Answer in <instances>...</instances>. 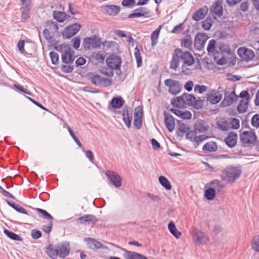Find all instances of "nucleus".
<instances>
[{"label":"nucleus","instance_id":"obj_30","mask_svg":"<svg viewBox=\"0 0 259 259\" xmlns=\"http://www.w3.org/2000/svg\"><path fill=\"white\" fill-rule=\"evenodd\" d=\"M209 126L203 121H198L195 124V131L199 133H204L207 131Z\"/></svg>","mask_w":259,"mask_h":259},{"label":"nucleus","instance_id":"obj_16","mask_svg":"<svg viewBox=\"0 0 259 259\" xmlns=\"http://www.w3.org/2000/svg\"><path fill=\"white\" fill-rule=\"evenodd\" d=\"M143 110L140 106H138L134 110V125L137 130L141 128L142 125Z\"/></svg>","mask_w":259,"mask_h":259},{"label":"nucleus","instance_id":"obj_5","mask_svg":"<svg viewBox=\"0 0 259 259\" xmlns=\"http://www.w3.org/2000/svg\"><path fill=\"white\" fill-rule=\"evenodd\" d=\"M216 43L215 40H210L207 46V50L209 54H211L213 56L214 60L217 62L218 64L223 65L224 61V56L221 52H219L218 45H216Z\"/></svg>","mask_w":259,"mask_h":259},{"label":"nucleus","instance_id":"obj_57","mask_svg":"<svg viewBox=\"0 0 259 259\" xmlns=\"http://www.w3.org/2000/svg\"><path fill=\"white\" fill-rule=\"evenodd\" d=\"M186 134L187 139H189L190 140H191L192 141H194L195 137H196L197 132L195 130V131H189Z\"/></svg>","mask_w":259,"mask_h":259},{"label":"nucleus","instance_id":"obj_39","mask_svg":"<svg viewBox=\"0 0 259 259\" xmlns=\"http://www.w3.org/2000/svg\"><path fill=\"white\" fill-rule=\"evenodd\" d=\"M218 48L219 52H221V54L223 55L224 53H227V54H231V50L229 46L225 44L224 43H220L218 45ZM224 56V55H223Z\"/></svg>","mask_w":259,"mask_h":259},{"label":"nucleus","instance_id":"obj_20","mask_svg":"<svg viewBox=\"0 0 259 259\" xmlns=\"http://www.w3.org/2000/svg\"><path fill=\"white\" fill-rule=\"evenodd\" d=\"M77 221L81 224H87L88 225H94L98 220L96 217L93 214H85L77 219Z\"/></svg>","mask_w":259,"mask_h":259},{"label":"nucleus","instance_id":"obj_44","mask_svg":"<svg viewBox=\"0 0 259 259\" xmlns=\"http://www.w3.org/2000/svg\"><path fill=\"white\" fill-rule=\"evenodd\" d=\"M66 16V14L62 12L55 11L53 13L54 19L60 22H62L64 21Z\"/></svg>","mask_w":259,"mask_h":259},{"label":"nucleus","instance_id":"obj_55","mask_svg":"<svg viewBox=\"0 0 259 259\" xmlns=\"http://www.w3.org/2000/svg\"><path fill=\"white\" fill-rule=\"evenodd\" d=\"M252 248L254 250L259 252V235L254 237Z\"/></svg>","mask_w":259,"mask_h":259},{"label":"nucleus","instance_id":"obj_15","mask_svg":"<svg viewBox=\"0 0 259 259\" xmlns=\"http://www.w3.org/2000/svg\"><path fill=\"white\" fill-rule=\"evenodd\" d=\"M193 234L196 245H200L205 244L209 241L208 236L198 229H195L194 230Z\"/></svg>","mask_w":259,"mask_h":259},{"label":"nucleus","instance_id":"obj_9","mask_svg":"<svg viewBox=\"0 0 259 259\" xmlns=\"http://www.w3.org/2000/svg\"><path fill=\"white\" fill-rule=\"evenodd\" d=\"M81 25L79 23H75L66 27L62 32V36L64 39H69L79 31Z\"/></svg>","mask_w":259,"mask_h":259},{"label":"nucleus","instance_id":"obj_23","mask_svg":"<svg viewBox=\"0 0 259 259\" xmlns=\"http://www.w3.org/2000/svg\"><path fill=\"white\" fill-rule=\"evenodd\" d=\"M223 1L218 0L212 5L211 11L217 16L221 17L223 14V9L222 6Z\"/></svg>","mask_w":259,"mask_h":259},{"label":"nucleus","instance_id":"obj_56","mask_svg":"<svg viewBox=\"0 0 259 259\" xmlns=\"http://www.w3.org/2000/svg\"><path fill=\"white\" fill-rule=\"evenodd\" d=\"M214 187L218 191L222 190L224 188V185L218 180H215L212 182Z\"/></svg>","mask_w":259,"mask_h":259},{"label":"nucleus","instance_id":"obj_31","mask_svg":"<svg viewBox=\"0 0 259 259\" xmlns=\"http://www.w3.org/2000/svg\"><path fill=\"white\" fill-rule=\"evenodd\" d=\"M218 149L215 142L210 141L205 143L203 147V150L205 152H212L216 151Z\"/></svg>","mask_w":259,"mask_h":259},{"label":"nucleus","instance_id":"obj_3","mask_svg":"<svg viewBox=\"0 0 259 259\" xmlns=\"http://www.w3.org/2000/svg\"><path fill=\"white\" fill-rule=\"evenodd\" d=\"M241 169L239 167L228 166L223 171L222 179L229 183H233L240 177Z\"/></svg>","mask_w":259,"mask_h":259},{"label":"nucleus","instance_id":"obj_1","mask_svg":"<svg viewBox=\"0 0 259 259\" xmlns=\"http://www.w3.org/2000/svg\"><path fill=\"white\" fill-rule=\"evenodd\" d=\"M180 61L182 62V72L186 73L187 66H191L195 63V59L192 54L187 51H183L181 49L177 48L174 50L170 68L176 70L179 66Z\"/></svg>","mask_w":259,"mask_h":259},{"label":"nucleus","instance_id":"obj_12","mask_svg":"<svg viewBox=\"0 0 259 259\" xmlns=\"http://www.w3.org/2000/svg\"><path fill=\"white\" fill-rule=\"evenodd\" d=\"M121 62L122 61L120 57L114 55H110L106 59L107 66L112 69H120Z\"/></svg>","mask_w":259,"mask_h":259},{"label":"nucleus","instance_id":"obj_54","mask_svg":"<svg viewBox=\"0 0 259 259\" xmlns=\"http://www.w3.org/2000/svg\"><path fill=\"white\" fill-rule=\"evenodd\" d=\"M73 70V66L69 64L67 65H62L61 66V70L65 73H70Z\"/></svg>","mask_w":259,"mask_h":259},{"label":"nucleus","instance_id":"obj_28","mask_svg":"<svg viewBox=\"0 0 259 259\" xmlns=\"http://www.w3.org/2000/svg\"><path fill=\"white\" fill-rule=\"evenodd\" d=\"M87 243L89 248L93 250L104 248V245L94 239L88 238Z\"/></svg>","mask_w":259,"mask_h":259},{"label":"nucleus","instance_id":"obj_64","mask_svg":"<svg viewBox=\"0 0 259 259\" xmlns=\"http://www.w3.org/2000/svg\"><path fill=\"white\" fill-rule=\"evenodd\" d=\"M183 24L181 23L178 25H176L172 30L171 32L173 33H178L183 30Z\"/></svg>","mask_w":259,"mask_h":259},{"label":"nucleus","instance_id":"obj_58","mask_svg":"<svg viewBox=\"0 0 259 259\" xmlns=\"http://www.w3.org/2000/svg\"><path fill=\"white\" fill-rule=\"evenodd\" d=\"M238 97L242 98L241 100H246V101H249L250 98V95L248 92L244 90L241 92Z\"/></svg>","mask_w":259,"mask_h":259},{"label":"nucleus","instance_id":"obj_33","mask_svg":"<svg viewBox=\"0 0 259 259\" xmlns=\"http://www.w3.org/2000/svg\"><path fill=\"white\" fill-rule=\"evenodd\" d=\"M178 131L177 132L178 135L182 136L184 134L186 133L189 128L188 126L185 124H184L182 121H178Z\"/></svg>","mask_w":259,"mask_h":259},{"label":"nucleus","instance_id":"obj_17","mask_svg":"<svg viewBox=\"0 0 259 259\" xmlns=\"http://www.w3.org/2000/svg\"><path fill=\"white\" fill-rule=\"evenodd\" d=\"M106 175L111 184L115 187L118 188L122 185V179L119 175L112 171H108Z\"/></svg>","mask_w":259,"mask_h":259},{"label":"nucleus","instance_id":"obj_25","mask_svg":"<svg viewBox=\"0 0 259 259\" xmlns=\"http://www.w3.org/2000/svg\"><path fill=\"white\" fill-rule=\"evenodd\" d=\"M207 12L208 9L207 7H204L194 13L192 16V19L196 21L201 20L207 15Z\"/></svg>","mask_w":259,"mask_h":259},{"label":"nucleus","instance_id":"obj_26","mask_svg":"<svg viewBox=\"0 0 259 259\" xmlns=\"http://www.w3.org/2000/svg\"><path fill=\"white\" fill-rule=\"evenodd\" d=\"M216 124L217 127L222 131H228L230 129L229 121L225 118L218 119Z\"/></svg>","mask_w":259,"mask_h":259},{"label":"nucleus","instance_id":"obj_62","mask_svg":"<svg viewBox=\"0 0 259 259\" xmlns=\"http://www.w3.org/2000/svg\"><path fill=\"white\" fill-rule=\"evenodd\" d=\"M207 88L206 86L196 85L195 87L194 91L195 92H198L199 93H202L205 92L207 90Z\"/></svg>","mask_w":259,"mask_h":259},{"label":"nucleus","instance_id":"obj_41","mask_svg":"<svg viewBox=\"0 0 259 259\" xmlns=\"http://www.w3.org/2000/svg\"><path fill=\"white\" fill-rule=\"evenodd\" d=\"M4 233L10 239L16 240V241H22L23 238L21 237L19 235L14 233L13 232H11L8 230L5 229Z\"/></svg>","mask_w":259,"mask_h":259},{"label":"nucleus","instance_id":"obj_4","mask_svg":"<svg viewBox=\"0 0 259 259\" xmlns=\"http://www.w3.org/2000/svg\"><path fill=\"white\" fill-rule=\"evenodd\" d=\"M239 139L242 145L246 147L255 144L257 138L254 130H252L250 131L240 132Z\"/></svg>","mask_w":259,"mask_h":259},{"label":"nucleus","instance_id":"obj_18","mask_svg":"<svg viewBox=\"0 0 259 259\" xmlns=\"http://www.w3.org/2000/svg\"><path fill=\"white\" fill-rule=\"evenodd\" d=\"M238 53L243 60L246 61L251 60L254 57V52L252 50L245 48H240L238 50Z\"/></svg>","mask_w":259,"mask_h":259},{"label":"nucleus","instance_id":"obj_52","mask_svg":"<svg viewBox=\"0 0 259 259\" xmlns=\"http://www.w3.org/2000/svg\"><path fill=\"white\" fill-rule=\"evenodd\" d=\"M208 137L205 135H201L199 136H196L194 139V142L198 145L201 142L208 139Z\"/></svg>","mask_w":259,"mask_h":259},{"label":"nucleus","instance_id":"obj_37","mask_svg":"<svg viewBox=\"0 0 259 259\" xmlns=\"http://www.w3.org/2000/svg\"><path fill=\"white\" fill-rule=\"evenodd\" d=\"M249 101L246 100H241L237 106V110L239 113H244L246 111L248 108Z\"/></svg>","mask_w":259,"mask_h":259},{"label":"nucleus","instance_id":"obj_29","mask_svg":"<svg viewBox=\"0 0 259 259\" xmlns=\"http://www.w3.org/2000/svg\"><path fill=\"white\" fill-rule=\"evenodd\" d=\"M181 43L182 47L187 50H192L193 41L190 35H186L184 38L181 39Z\"/></svg>","mask_w":259,"mask_h":259},{"label":"nucleus","instance_id":"obj_14","mask_svg":"<svg viewBox=\"0 0 259 259\" xmlns=\"http://www.w3.org/2000/svg\"><path fill=\"white\" fill-rule=\"evenodd\" d=\"M208 38V35L204 33H198L195 37L194 45L196 49L201 50L204 48L205 42Z\"/></svg>","mask_w":259,"mask_h":259},{"label":"nucleus","instance_id":"obj_49","mask_svg":"<svg viewBox=\"0 0 259 259\" xmlns=\"http://www.w3.org/2000/svg\"><path fill=\"white\" fill-rule=\"evenodd\" d=\"M134 56L136 59L137 67H139L142 64V58L138 48L135 49Z\"/></svg>","mask_w":259,"mask_h":259},{"label":"nucleus","instance_id":"obj_61","mask_svg":"<svg viewBox=\"0 0 259 259\" xmlns=\"http://www.w3.org/2000/svg\"><path fill=\"white\" fill-rule=\"evenodd\" d=\"M31 236L33 239H38L41 236V233L39 230L33 229L31 232Z\"/></svg>","mask_w":259,"mask_h":259},{"label":"nucleus","instance_id":"obj_32","mask_svg":"<svg viewBox=\"0 0 259 259\" xmlns=\"http://www.w3.org/2000/svg\"><path fill=\"white\" fill-rule=\"evenodd\" d=\"M171 111L178 116L181 117L184 119H190L191 118L192 114L189 111H182L177 109H171Z\"/></svg>","mask_w":259,"mask_h":259},{"label":"nucleus","instance_id":"obj_11","mask_svg":"<svg viewBox=\"0 0 259 259\" xmlns=\"http://www.w3.org/2000/svg\"><path fill=\"white\" fill-rule=\"evenodd\" d=\"M83 46L85 50L93 48H99L100 47V39H97L95 36L87 37L83 40Z\"/></svg>","mask_w":259,"mask_h":259},{"label":"nucleus","instance_id":"obj_43","mask_svg":"<svg viewBox=\"0 0 259 259\" xmlns=\"http://www.w3.org/2000/svg\"><path fill=\"white\" fill-rule=\"evenodd\" d=\"M213 20L210 17H207L202 22V27L205 30H209L212 25Z\"/></svg>","mask_w":259,"mask_h":259},{"label":"nucleus","instance_id":"obj_21","mask_svg":"<svg viewBox=\"0 0 259 259\" xmlns=\"http://www.w3.org/2000/svg\"><path fill=\"white\" fill-rule=\"evenodd\" d=\"M222 93L215 92V90H212L209 94L207 95V101L212 104L218 103L222 99Z\"/></svg>","mask_w":259,"mask_h":259},{"label":"nucleus","instance_id":"obj_2","mask_svg":"<svg viewBox=\"0 0 259 259\" xmlns=\"http://www.w3.org/2000/svg\"><path fill=\"white\" fill-rule=\"evenodd\" d=\"M69 245L63 243L51 244L46 248L47 254L52 259H57L58 256L64 258L69 254Z\"/></svg>","mask_w":259,"mask_h":259},{"label":"nucleus","instance_id":"obj_38","mask_svg":"<svg viewBox=\"0 0 259 259\" xmlns=\"http://www.w3.org/2000/svg\"><path fill=\"white\" fill-rule=\"evenodd\" d=\"M22 7L21 10V17L22 20L25 21L29 17V11L30 9V5H24Z\"/></svg>","mask_w":259,"mask_h":259},{"label":"nucleus","instance_id":"obj_60","mask_svg":"<svg viewBox=\"0 0 259 259\" xmlns=\"http://www.w3.org/2000/svg\"><path fill=\"white\" fill-rule=\"evenodd\" d=\"M136 11H137L140 14H142V17L145 16L146 15L149 13V9L145 7H140L139 8L136 9Z\"/></svg>","mask_w":259,"mask_h":259},{"label":"nucleus","instance_id":"obj_19","mask_svg":"<svg viewBox=\"0 0 259 259\" xmlns=\"http://www.w3.org/2000/svg\"><path fill=\"white\" fill-rule=\"evenodd\" d=\"M164 123L169 132H172L175 126V119L168 113L164 112Z\"/></svg>","mask_w":259,"mask_h":259},{"label":"nucleus","instance_id":"obj_6","mask_svg":"<svg viewBox=\"0 0 259 259\" xmlns=\"http://www.w3.org/2000/svg\"><path fill=\"white\" fill-rule=\"evenodd\" d=\"M58 51H60L64 49V51L61 55V59L63 63L65 64H70L73 63L75 59L74 51L69 47V46L62 44L56 47Z\"/></svg>","mask_w":259,"mask_h":259},{"label":"nucleus","instance_id":"obj_51","mask_svg":"<svg viewBox=\"0 0 259 259\" xmlns=\"http://www.w3.org/2000/svg\"><path fill=\"white\" fill-rule=\"evenodd\" d=\"M49 55L51 59L52 63L53 64H57L59 59V55L58 53L55 52H51Z\"/></svg>","mask_w":259,"mask_h":259},{"label":"nucleus","instance_id":"obj_36","mask_svg":"<svg viewBox=\"0 0 259 259\" xmlns=\"http://www.w3.org/2000/svg\"><path fill=\"white\" fill-rule=\"evenodd\" d=\"M161 28V26H159L156 30H155L151 35V45L152 46H154L156 45L157 42V39L158 38L159 32L160 29Z\"/></svg>","mask_w":259,"mask_h":259},{"label":"nucleus","instance_id":"obj_22","mask_svg":"<svg viewBox=\"0 0 259 259\" xmlns=\"http://www.w3.org/2000/svg\"><path fill=\"white\" fill-rule=\"evenodd\" d=\"M237 140V135L233 132H230L225 139L226 144L230 148L234 147L236 145Z\"/></svg>","mask_w":259,"mask_h":259},{"label":"nucleus","instance_id":"obj_40","mask_svg":"<svg viewBox=\"0 0 259 259\" xmlns=\"http://www.w3.org/2000/svg\"><path fill=\"white\" fill-rule=\"evenodd\" d=\"M124 101L122 100L121 97L119 98H114L111 101V104L112 107L114 108H120L122 106Z\"/></svg>","mask_w":259,"mask_h":259},{"label":"nucleus","instance_id":"obj_50","mask_svg":"<svg viewBox=\"0 0 259 259\" xmlns=\"http://www.w3.org/2000/svg\"><path fill=\"white\" fill-rule=\"evenodd\" d=\"M230 128L238 129L240 127V121L239 119L234 118L229 121Z\"/></svg>","mask_w":259,"mask_h":259},{"label":"nucleus","instance_id":"obj_47","mask_svg":"<svg viewBox=\"0 0 259 259\" xmlns=\"http://www.w3.org/2000/svg\"><path fill=\"white\" fill-rule=\"evenodd\" d=\"M122 118L124 122L127 127H130L131 125V121L132 119V115L130 116L127 111L124 112L122 114Z\"/></svg>","mask_w":259,"mask_h":259},{"label":"nucleus","instance_id":"obj_27","mask_svg":"<svg viewBox=\"0 0 259 259\" xmlns=\"http://www.w3.org/2000/svg\"><path fill=\"white\" fill-rule=\"evenodd\" d=\"M184 104L187 105H195L197 106V101L195 97L191 94H184L183 95Z\"/></svg>","mask_w":259,"mask_h":259},{"label":"nucleus","instance_id":"obj_48","mask_svg":"<svg viewBox=\"0 0 259 259\" xmlns=\"http://www.w3.org/2000/svg\"><path fill=\"white\" fill-rule=\"evenodd\" d=\"M93 57L99 63H103L105 60V56L102 51H99L97 53H94Z\"/></svg>","mask_w":259,"mask_h":259},{"label":"nucleus","instance_id":"obj_10","mask_svg":"<svg viewBox=\"0 0 259 259\" xmlns=\"http://www.w3.org/2000/svg\"><path fill=\"white\" fill-rule=\"evenodd\" d=\"M91 81L95 85L100 87H107L112 84V81L110 79L98 75H95L91 77Z\"/></svg>","mask_w":259,"mask_h":259},{"label":"nucleus","instance_id":"obj_8","mask_svg":"<svg viewBox=\"0 0 259 259\" xmlns=\"http://www.w3.org/2000/svg\"><path fill=\"white\" fill-rule=\"evenodd\" d=\"M164 84L168 88V92L172 95L178 94L182 89L183 84L178 80L167 79L164 80Z\"/></svg>","mask_w":259,"mask_h":259},{"label":"nucleus","instance_id":"obj_53","mask_svg":"<svg viewBox=\"0 0 259 259\" xmlns=\"http://www.w3.org/2000/svg\"><path fill=\"white\" fill-rule=\"evenodd\" d=\"M251 125L256 128L259 127V114H256L252 117Z\"/></svg>","mask_w":259,"mask_h":259},{"label":"nucleus","instance_id":"obj_42","mask_svg":"<svg viewBox=\"0 0 259 259\" xmlns=\"http://www.w3.org/2000/svg\"><path fill=\"white\" fill-rule=\"evenodd\" d=\"M160 184L166 190H170L171 186L168 180L164 176H160L158 178Z\"/></svg>","mask_w":259,"mask_h":259},{"label":"nucleus","instance_id":"obj_46","mask_svg":"<svg viewBox=\"0 0 259 259\" xmlns=\"http://www.w3.org/2000/svg\"><path fill=\"white\" fill-rule=\"evenodd\" d=\"M171 104L175 107H179L184 104L183 95L179 96L171 101Z\"/></svg>","mask_w":259,"mask_h":259},{"label":"nucleus","instance_id":"obj_34","mask_svg":"<svg viewBox=\"0 0 259 259\" xmlns=\"http://www.w3.org/2000/svg\"><path fill=\"white\" fill-rule=\"evenodd\" d=\"M168 228L170 232L177 238H179L182 235L181 232L179 231L175 225L172 222H170L168 225Z\"/></svg>","mask_w":259,"mask_h":259},{"label":"nucleus","instance_id":"obj_45","mask_svg":"<svg viewBox=\"0 0 259 259\" xmlns=\"http://www.w3.org/2000/svg\"><path fill=\"white\" fill-rule=\"evenodd\" d=\"M204 195L207 199L213 200L215 196V190L213 188H209L205 191Z\"/></svg>","mask_w":259,"mask_h":259},{"label":"nucleus","instance_id":"obj_63","mask_svg":"<svg viewBox=\"0 0 259 259\" xmlns=\"http://www.w3.org/2000/svg\"><path fill=\"white\" fill-rule=\"evenodd\" d=\"M24 44L25 42L23 40H20L17 44L18 50L22 54H24L26 53L24 49Z\"/></svg>","mask_w":259,"mask_h":259},{"label":"nucleus","instance_id":"obj_7","mask_svg":"<svg viewBox=\"0 0 259 259\" xmlns=\"http://www.w3.org/2000/svg\"><path fill=\"white\" fill-rule=\"evenodd\" d=\"M225 98L221 103V104L224 106H228L236 102L238 96L235 94L234 88L226 89L224 91Z\"/></svg>","mask_w":259,"mask_h":259},{"label":"nucleus","instance_id":"obj_59","mask_svg":"<svg viewBox=\"0 0 259 259\" xmlns=\"http://www.w3.org/2000/svg\"><path fill=\"white\" fill-rule=\"evenodd\" d=\"M53 226V223L52 221L49 222L47 225H44L42 230L43 231H44L45 233L49 234Z\"/></svg>","mask_w":259,"mask_h":259},{"label":"nucleus","instance_id":"obj_35","mask_svg":"<svg viewBox=\"0 0 259 259\" xmlns=\"http://www.w3.org/2000/svg\"><path fill=\"white\" fill-rule=\"evenodd\" d=\"M33 209L39 213V217L48 220L52 221L53 220V217L46 210L39 208H33Z\"/></svg>","mask_w":259,"mask_h":259},{"label":"nucleus","instance_id":"obj_13","mask_svg":"<svg viewBox=\"0 0 259 259\" xmlns=\"http://www.w3.org/2000/svg\"><path fill=\"white\" fill-rule=\"evenodd\" d=\"M101 8L104 14L112 17L117 15L120 10L119 6L114 5H103L101 6Z\"/></svg>","mask_w":259,"mask_h":259},{"label":"nucleus","instance_id":"obj_24","mask_svg":"<svg viewBox=\"0 0 259 259\" xmlns=\"http://www.w3.org/2000/svg\"><path fill=\"white\" fill-rule=\"evenodd\" d=\"M124 251V257L125 259H148L146 256L137 253L130 251L125 249H122Z\"/></svg>","mask_w":259,"mask_h":259}]
</instances>
